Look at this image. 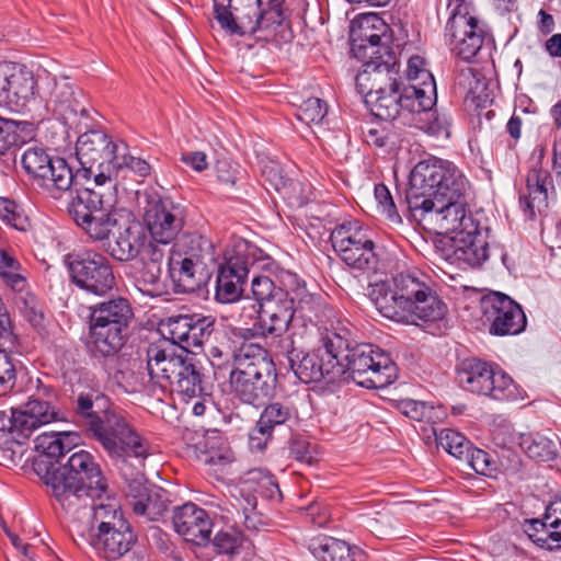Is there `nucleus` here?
<instances>
[{
    "instance_id": "f257e3e1",
    "label": "nucleus",
    "mask_w": 561,
    "mask_h": 561,
    "mask_svg": "<svg viewBox=\"0 0 561 561\" xmlns=\"http://www.w3.org/2000/svg\"><path fill=\"white\" fill-rule=\"evenodd\" d=\"M469 181L454 162L431 157L411 170L399 205L417 220H435L437 233L458 236L479 222L469 209Z\"/></svg>"
},
{
    "instance_id": "f03ea898",
    "label": "nucleus",
    "mask_w": 561,
    "mask_h": 561,
    "mask_svg": "<svg viewBox=\"0 0 561 561\" xmlns=\"http://www.w3.org/2000/svg\"><path fill=\"white\" fill-rule=\"evenodd\" d=\"M65 385L71 386V411L85 436L96 442L115 467L128 459L142 462L151 455V445L131 423L128 414L114 407L98 387L83 386V367H61Z\"/></svg>"
},
{
    "instance_id": "7ed1b4c3",
    "label": "nucleus",
    "mask_w": 561,
    "mask_h": 561,
    "mask_svg": "<svg viewBox=\"0 0 561 561\" xmlns=\"http://www.w3.org/2000/svg\"><path fill=\"white\" fill-rule=\"evenodd\" d=\"M57 390L41 378L27 401L9 412L0 411V457L5 466H16L25 451L24 445L37 428L58 421L59 411L54 404Z\"/></svg>"
},
{
    "instance_id": "20e7f679",
    "label": "nucleus",
    "mask_w": 561,
    "mask_h": 561,
    "mask_svg": "<svg viewBox=\"0 0 561 561\" xmlns=\"http://www.w3.org/2000/svg\"><path fill=\"white\" fill-rule=\"evenodd\" d=\"M107 490L101 465L90 451L80 449L67 457L47 493L62 511L75 513L85 499H101Z\"/></svg>"
},
{
    "instance_id": "39448f33",
    "label": "nucleus",
    "mask_w": 561,
    "mask_h": 561,
    "mask_svg": "<svg viewBox=\"0 0 561 561\" xmlns=\"http://www.w3.org/2000/svg\"><path fill=\"white\" fill-rule=\"evenodd\" d=\"M236 357L238 365L229 374L231 393L241 403L260 409L276 394V366L257 343L241 342Z\"/></svg>"
},
{
    "instance_id": "423d86ee",
    "label": "nucleus",
    "mask_w": 561,
    "mask_h": 561,
    "mask_svg": "<svg viewBox=\"0 0 561 561\" xmlns=\"http://www.w3.org/2000/svg\"><path fill=\"white\" fill-rule=\"evenodd\" d=\"M130 300L121 295L88 307L87 335L83 339L88 355L126 346L135 323Z\"/></svg>"
},
{
    "instance_id": "0eeeda50",
    "label": "nucleus",
    "mask_w": 561,
    "mask_h": 561,
    "mask_svg": "<svg viewBox=\"0 0 561 561\" xmlns=\"http://www.w3.org/2000/svg\"><path fill=\"white\" fill-rule=\"evenodd\" d=\"M335 332L347 339V348L337 359V382H355L366 389H383L398 378V367L389 353L371 344H355L346 327Z\"/></svg>"
},
{
    "instance_id": "6e6552de",
    "label": "nucleus",
    "mask_w": 561,
    "mask_h": 561,
    "mask_svg": "<svg viewBox=\"0 0 561 561\" xmlns=\"http://www.w3.org/2000/svg\"><path fill=\"white\" fill-rule=\"evenodd\" d=\"M290 340L287 358L295 376L304 383L325 381L337 382V359L342 358L347 348V339L332 330L321 334L319 344L308 352L298 351Z\"/></svg>"
},
{
    "instance_id": "1a4fd4ad",
    "label": "nucleus",
    "mask_w": 561,
    "mask_h": 561,
    "mask_svg": "<svg viewBox=\"0 0 561 561\" xmlns=\"http://www.w3.org/2000/svg\"><path fill=\"white\" fill-rule=\"evenodd\" d=\"M121 147L122 141L114 142L102 129H91L80 135L76 144L79 168L72 170L73 184L93 181L94 185L102 186L106 182L111 183Z\"/></svg>"
},
{
    "instance_id": "9d476101",
    "label": "nucleus",
    "mask_w": 561,
    "mask_h": 561,
    "mask_svg": "<svg viewBox=\"0 0 561 561\" xmlns=\"http://www.w3.org/2000/svg\"><path fill=\"white\" fill-rule=\"evenodd\" d=\"M445 38L462 60L484 61L492 58L495 39L490 26L470 14V8L451 9L445 26Z\"/></svg>"
},
{
    "instance_id": "9b49d317",
    "label": "nucleus",
    "mask_w": 561,
    "mask_h": 561,
    "mask_svg": "<svg viewBox=\"0 0 561 561\" xmlns=\"http://www.w3.org/2000/svg\"><path fill=\"white\" fill-rule=\"evenodd\" d=\"M62 264L69 282L89 295L106 297L117 287L113 264L96 250H72L62 256Z\"/></svg>"
},
{
    "instance_id": "f8f14e48",
    "label": "nucleus",
    "mask_w": 561,
    "mask_h": 561,
    "mask_svg": "<svg viewBox=\"0 0 561 561\" xmlns=\"http://www.w3.org/2000/svg\"><path fill=\"white\" fill-rule=\"evenodd\" d=\"M460 387L494 400H516L520 392L516 382L497 364L474 356L463 358L456 367Z\"/></svg>"
},
{
    "instance_id": "ddd939ff",
    "label": "nucleus",
    "mask_w": 561,
    "mask_h": 561,
    "mask_svg": "<svg viewBox=\"0 0 561 561\" xmlns=\"http://www.w3.org/2000/svg\"><path fill=\"white\" fill-rule=\"evenodd\" d=\"M124 348L125 346H117L108 352L102 351L88 356L123 392L157 396V391L149 387L145 360L137 353Z\"/></svg>"
},
{
    "instance_id": "4468645a",
    "label": "nucleus",
    "mask_w": 561,
    "mask_h": 561,
    "mask_svg": "<svg viewBox=\"0 0 561 561\" xmlns=\"http://www.w3.org/2000/svg\"><path fill=\"white\" fill-rule=\"evenodd\" d=\"M489 227H482L480 222L472 225L471 229L451 236L447 247L444 249L445 257L451 264L466 270L468 267H480L491 256L499 257L504 266L512 272L515 262L500 247L490 248Z\"/></svg>"
},
{
    "instance_id": "2eb2a0df",
    "label": "nucleus",
    "mask_w": 561,
    "mask_h": 561,
    "mask_svg": "<svg viewBox=\"0 0 561 561\" xmlns=\"http://www.w3.org/2000/svg\"><path fill=\"white\" fill-rule=\"evenodd\" d=\"M188 216L187 207L158 191L146 193L144 225L149 237L162 245L171 244L183 231Z\"/></svg>"
},
{
    "instance_id": "dca6fc26",
    "label": "nucleus",
    "mask_w": 561,
    "mask_h": 561,
    "mask_svg": "<svg viewBox=\"0 0 561 561\" xmlns=\"http://www.w3.org/2000/svg\"><path fill=\"white\" fill-rule=\"evenodd\" d=\"M398 27L402 32L401 39L407 38L408 32L401 22ZM400 46V38H394L393 28L377 13L363 16L358 31L351 41V50L358 60L398 57L394 47Z\"/></svg>"
},
{
    "instance_id": "f3484780",
    "label": "nucleus",
    "mask_w": 561,
    "mask_h": 561,
    "mask_svg": "<svg viewBox=\"0 0 561 561\" xmlns=\"http://www.w3.org/2000/svg\"><path fill=\"white\" fill-rule=\"evenodd\" d=\"M38 98L45 103V108L65 125H77L80 118L90 117L81 100L82 90L67 78L39 77Z\"/></svg>"
},
{
    "instance_id": "a211bd4d",
    "label": "nucleus",
    "mask_w": 561,
    "mask_h": 561,
    "mask_svg": "<svg viewBox=\"0 0 561 561\" xmlns=\"http://www.w3.org/2000/svg\"><path fill=\"white\" fill-rule=\"evenodd\" d=\"M24 171L36 184L50 193L54 198L60 197L73 185L72 167L61 157H50L45 149L32 147L21 157Z\"/></svg>"
},
{
    "instance_id": "6ab92c4d",
    "label": "nucleus",
    "mask_w": 561,
    "mask_h": 561,
    "mask_svg": "<svg viewBox=\"0 0 561 561\" xmlns=\"http://www.w3.org/2000/svg\"><path fill=\"white\" fill-rule=\"evenodd\" d=\"M480 307L491 335H517L526 329L523 307L502 291L490 290L484 294Z\"/></svg>"
},
{
    "instance_id": "aec40b11",
    "label": "nucleus",
    "mask_w": 561,
    "mask_h": 561,
    "mask_svg": "<svg viewBox=\"0 0 561 561\" xmlns=\"http://www.w3.org/2000/svg\"><path fill=\"white\" fill-rule=\"evenodd\" d=\"M273 265L275 261L271 255L254 243L239 239L225 252L217 276H226L244 285L252 271L270 270Z\"/></svg>"
},
{
    "instance_id": "412c9836",
    "label": "nucleus",
    "mask_w": 561,
    "mask_h": 561,
    "mask_svg": "<svg viewBox=\"0 0 561 561\" xmlns=\"http://www.w3.org/2000/svg\"><path fill=\"white\" fill-rule=\"evenodd\" d=\"M75 447L72 434L69 432L43 433L36 437L37 455L33 459L32 467L46 488L49 486Z\"/></svg>"
},
{
    "instance_id": "4be33fe9",
    "label": "nucleus",
    "mask_w": 561,
    "mask_h": 561,
    "mask_svg": "<svg viewBox=\"0 0 561 561\" xmlns=\"http://www.w3.org/2000/svg\"><path fill=\"white\" fill-rule=\"evenodd\" d=\"M261 409L259 420L249 434V447L252 451L265 450L276 430L290 427L298 419L297 409L288 402L270 400Z\"/></svg>"
},
{
    "instance_id": "5701e85b",
    "label": "nucleus",
    "mask_w": 561,
    "mask_h": 561,
    "mask_svg": "<svg viewBox=\"0 0 561 561\" xmlns=\"http://www.w3.org/2000/svg\"><path fill=\"white\" fill-rule=\"evenodd\" d=\"M363 61V70L355 79L357 91L364 96V102L385 93L401 81L398 78L400 62L398 57L367 59Z\"/></svg>"
},
{
    "instance_id": "b1692460",
    "label": "nucleus",
    "mask_w": 561,
    "mask_h": 561,
    "mask_svg": "<svg viewBox=\"0 0 561 561\" xmlns=\"http://www.w3.org/2000/svg\"><path fill=\"white\" fill-rule=\"evenodd\" d=\"M232 9L243 36L274 32L285 19L284 11L274 8L268 0H240Z\"/></svg>"
},
{
    "instance_id": "393cba45",
    "label": "nucleus",
    "mask_w": 561,
    "mask_h": 561,
    "mask_svg": "<svg viewBox=\"0 0 561 561\" xmlns=\"http://www.w3.org/2000/svg\"><path fill=\"white\" fill-rule=\"evenodd\" d=\"M193 440L188 453L198 465L209 470L221 471L234 460L228 438L219 430H207Z\"/></svg>"
},
{
    "instance_id": "a878e982",
    "label": "nucleus",
    "mask_w": 561,
    "mask_h": 561,
    "mask_svg": "<svg viewBox=\"0 0 561 561\" xmlns=\"http://www.w3.org/2000/svg\"><path fill=\"white\" fill-rule=\"evenodd\" d=\"M172 524L174 530L187 542L196 546L210 542L213 522L204 508L192 502L174 507Z\"/></svg>"
},
{
    "instance_id": "bb28decb",
    "label": "nucleus",
    "mask_w": 561,
    "mask_h": 561,
    "mask_svg": "<svg viewBox=\"0 0 561 561\" xmlns=\"http://www.w3.org/2000/svg\"><path fill=\"white\" fill-rule=\"evenodd\" d=\"M428 287L430 285L421 286L413 293L408 294L407 296L410 302L404 304L402 299L391 301L386 299L387 280H379L368 284L367 296L383 318L399 323H409L413 321V309L415 305L424 298L423 296Z\"/></svg>"
},
{
    "instance_id": "cd10ccee",
    "label": "nucleus",
    "mask_w": 561,
    "mask_h": 561,
    "mask_svg": "<svg viewBox=\"0 0 561 561\" xmlns=\"http://www.w3.org/2000/svg\"><path fill=\"white\" fill-rule=\"evenodd\" d=\"M186 357L168 352L161 345L151 343L146 351V369L150 389L157 391L156 397L165 396V388L176 377L179 367Z\"/></svg>"
},
{
    "instance_id": "c85d7f7f",
    "label": "nucleus",
    "mask_w": 561,
    "mask_h": 561,
    "mask_svg": "<svg viewBox=\"0 0 561 561\" xmlns=\"http://www.w3.org/2000/svg\"><path fill=\"white\" fill-rule=\"evenodd\" d=\"M89 542L100 558L106 561H117L138 543V534L131 524H119L118 527L103 534L92 533Z\"/></svg>"
},
{
    "instance_id": "c756f323",
    "label": "nucleus",
    "mask_w": 561,
    "mask_h": 561,
    "mask_svg": "<svg viewBox=\"0 0 561 561\" xmlns=\"http://www.w3.org/2000/svg\"><path fill=\"white\" fill-rule=\"evenodd\" d=\"M468 91L465 96L466 106L481 119L484 116L490 121L494 116L493 110H488L500 91L497 79L488 76L484 70L470 69L467 77Z\"/></svg>"
},
{
    "instance_id": "7c9ffc66",
    "label": "nucleus",
    "mask_w": 561,
    "mask_h": 561,
    "mask_svg": "<svg viewBox=\"0 0 561 561\" xmlns=\"http://www.w3.org/2000/svg\"><path fill=\"white\" fill-rule=\"evenodd\" d=\"M167 274L175 294L197 293L210 277L203 266L195 265L186 257L172 252L169 253Z\"/></svg>"
},
{
    "instance_id": "2f4dec72",
    "label": "nucleus",
    "mask_w": 561,
    "mask_h": 561,
    "mask_svg": "<svg viewBox=\"0 0 561 561\" xmlns=\"http://www.w3.org/2000/svg\"><path fill=\"white\" fill-rule=\"evenodd\" d=\"M39 78L35 79L34 73L25 66L11 62L9 80L7 85L8 99L4 106L15 111H23L27 104L38 96Z\"/></svg>"
},
{
    "instance_id": "473e14b6",
    "label": "nucleus",
    "mask_w": 561,
    "mask_h": 561,
    "mask_svg": "<svg viewBox=\"0 0 561 561\" xmlns=\"http://www.w3.org/2000/svg\"><path fill=\"white\" fill-rule=\"evenodd\" d=\"M308 550L320 561H367L360 547L322 534L309 540Z\"/></svg>"
},
{
    "instance_id": "72a5a7b5",
    "label": "nucleus",
    "mask_w": 561,
    "mask_h": 561,
    "mask_svg": "<svg viewBox=\"0 0 561 561\" xmlns=\"http://www.w3.org/2000/svg\"><path fill=\"white\" fill-rule=\"evenodd\" d=\"M19 336L4 335L0 340V396L21 391L16 380L23 365L14 357L22 354Z\"/></svg>"
},
{
    "instance_id": "f704fd0d",
    "label": "nucleus",
    "mask_w": 561,
    "mask_h": 561,
    "mask_svg": "<svg viewBox=\"0 0 561 561\" xmlns=\"http://www.w3.org/2000/svg\"><path fill=\"white\" fill-rule=\"evenodd\" d=\"M178 393L184 402L203 396H210L204 387V374L202 367L193 358L186 357L183 366L179 367L176 377L165 388L167 393Z\"/></svg>"
},
{
    "instance_id": "c9c22d12",
    "label": "nucleus",
    "mask_w": 561,
    "mask_h": 561,
    "mask_svg": "<svg viewBox=\"0 0 561 561\" xmlns=\"http://www.w3.org/2000/svg\"><path fill=\"white\" fill-rule=\"evenodd\" d=\"M253 312L256 314V321L252 328H232L230 330L233 342L252 343L251 340L257 335L264 337L267 335L279 336L290 325L285 320V314L273 313L266 307H263L262 311L254 309Z\"/></svg>"
},
{
    "instance_id": "e433bc0d",
    "label": "nucleus",
    "mask_w": 561,
    "mask_h": 561,
    "mask_svg": "<svg viewBox=\"0 0 561 561\" xmlns=\"http://www.w3.org/2000/svg\"><path fill=\"white\" fill-rule=\"evenodd\" d=\"M33 139V125L0 116V159L16 162L18 151Z\"/></svg>"
},
{
    "instance_id": "4c0bfd02",
    "label": "nucleus",
    "mask_w": 561,
    "mask_h": 561,
    "mask_svg": "<svg viewBox=\"0 0 561 561\" xmlns=\"http://www.w3.org/2000/svg\"><path fill=\"white\" fill-rule=\"evenodd\" d=\"M91 182L83 181V184L71 185L69 192L75 191L76 196L68 204V213L76 224L90 215L99 214L105 207H112L108 199L104 195L89 186Z\"/></svg>"
},
{
    "instance_id": "58836bf2",
    "label": "nucleus",
    "mask_w": 561,
    "mask_h": 561,
    "mask_svg": "<svg viewBox=\"0 0 561 561\" xmlns=\"http://www.w3.org/2000/svg\"><path fill=\"white\" fill-rule=\"evenodd\" d=\"M330 241L335 253L348 248L369 244L375 241L374 231L358 219H348L336 225L330 233Z\"/></svg>"
},
{
    "instance_id": "ea45409f",
    "label": "nucleus",
    "mask_w": 561,
    "mask_h": 561,
    "mask_svg": "<svg viewBox=\"0 0 561 561\" xmlns=\"http://www.w3.org/2000/svg\"><path fill=\"white\" fill-rule=\"evenodd\" d=\"M400 100L403 113L411 114L413 117H421L423 113L433 110L437 103L436 84L419 82L405 84L402 81Z\"/></svg>"
},
{
    "instance_id": "a19ab883",
    "label": "nucleus",
    "mask_w": 561,
    "mask_h": 561,
    "mask_svg": "<svg viewBox=\"0 0 561 561\" xmlns=\"http://www.w3.org/2000/svg\"><path fill=\"white\" fill-rule=\"evenodd\" d=\"M381 249L374 241L362 247L348 248L336 255L350 270L363 275H375L381 270Z\"/></svg>"
},
{
    "instance_id": "79ce46f5",
    "label": "nucleus",
    "mask_w": 561,
    "mask_h": 561,
    "mask_svg": "<svg viewBox=\"0 0 561 561\" xmlns=\"http://www.w3.org/2000/svg\"><path fill=\"white\" fill-rule=\"evenodd\" d=\"M170 252L186 257L187 261L206 270V260H213L214 256V244L198 232H188L172 242Z\"/></svg>"
},
{
    "instance_id": "37998d69",
    "label": "nucleus",
    "mask_w": 561,
    "mask_h": 561,
    "mask_svg": "<svg viewBox=\"0 0 561 561\" xmlns=\"http://www.w3.org/2000/svg\"><path fill=\"white\" fill-rule=\"evenodd\" d=\"M423 297L425 298L415 305L413 321L409 323L426 327L444 320L448 312V307L431 285Z\"/></svg>"
},
{
    "instance_id": "c03bdc74",
    "label": "nucleus",
    "mask_w": 561,
    "mask_h": 561,
    "mask_svg": "<svg viewBox=\"0 0 561 561\" xmlns=\"http://www.w3.org/2000/svg\"><path fill=\"white\" fill-rule=\"evenodd\" d=\"M0 220L7 227L20 232L27 233L34 230V224L25 204L11 195L0 196Z\"/></svg>"
},
{
    "instance_id": "a18cd8bd",
    "label": "nucleus",
    "mask_w": 561,
    "mask_h": 561,
    "mask_svg": "<svg viewBox=\"0 0 561 561\" xmlns=\"http://www.w3.org/2000/svg\"><path fill=\"white\" fill-rule=\"evenodd\" d=\"M528 539L547 550L561 549V495L552 497L548 505L545 536L528 533Z\"/></svg>"
},
{
    "instance_id": "49530a36",
    "label": "nucleus",
    "mask_w": 561,
    "mask_h": 561,
    "mask_svg": "<svg viewBox=\"0 0 561 561\" xmlns=\"http://www.w3.org/2000/svg\"><path fill=\"white\" fill-rule=\"evenodd\" d=\"M401 85L402 80L397 83V87H391L385 93L376 95L370 101H366V106L369 108L371 115L380 121L396 119L402 110L401 102Z\"/></svg>"
},
{
    "instance_id": "de8ad7c7",
    "label": "nucleus",
    "mask_w": 561,
    "mask_h": 561,
    "mask_svg": "<svg viewBox=\"0 0 561 561\" xmlns=\"http://www.w3.org/2000/svg\"><path fill=\"white\" fill-rule=\"evenodd\" d=\"M130 524L115 499H107L93 506L91 530L103 534L106 530L118 527V525Z\"/></svg>"
},
{
    "instance_id": "09e8293b",
    "label": "nucleus",
    "mask_w": 561,
    "mask_h": 561,
    "mask_svg": "<svg viewBox=\"0 0 561 561\" xmlns=\"http://www.w3.org/2000/svg\"><path fill=\"white\" fill-rule=\"evenodd\" d=\"M424 277L417 270H407L394 274L391 277V284L387 282L386 299L390 301L402 299L404 304L410 302L405 295L413 293L421 286L428 285Z\"/></svg>"
},
{
    "instance_id": "8fccbe9b",
    "label": "nucleus",
    "mask_w": 561,
    "mask_h": 561,
    "mask_svg": "<svg viewBox=\"0 0 561 561\" xmlns=\"http://www.w3.org/2000/svg\"><path fill=\"white\" fill-rule=\"evenodd\" d=\"M170 504L169 492L163 488L152 486L142 502L133 501L130 506L136 515L159 520L169 511Z\"/></svg>"
},
{
    "instance_id": "3c124183",
    "label": "nucleus",
    "mask_w": 561,
    "mask_h": 561,
    "mask_svg": "<svg viewBox=\"0 0 561 561\" xmlns=\"http://www.w3.org/2000/svg\"><path fill=\"white\" fill-rule=\"evenodd\" d=\"M273 267L274 265L270 271H272ZM261 272H268V270L252 271L251 293L256 302L251 306L253 311L254 309L262 311L263 307L271 305L278 297L279 291L288 290L282 286H277L270 276L261 274Z\"/></svg>"
},
{
    "instance_id": "603ef678",
    "label": "nucleus",
    "mask_w": 561,
    "mask_h": 561,
    "mask_svg": "<svg viewBox=\"0 0 561 561\" xmlns=\"http://www.w3.org/2000/svg\"><path fill=\"white\" fill-rule=\"evenodd\" d=\"M76 225L94 241L107 240L113 228L117 225L114 207H105L101 213L90 215V218H84Z\"/></svg>"
},
{
    "instance_id": "864d4df0",
    "label": "nucleus",
    "mask_w": 561,
    "mask_h": 561,
    "mask_svg": "<svg viewBox=\"0 0 561 561\" xmlns=\"http://www.w3.org/2000/svg\"><path fill=\"white\" fill-rule=\"evenodd\" d=\"M135 270V286L146 296L158 297L163 293L161 282L162 267L154 263H148L139 260Z\"/></svg>"
},
{
    "instance_id": "5fc2aeb1",
    "label": "nucleus",
    "mask_w": 561,
    "mask_h": 561,
    "mask_svg": "<svg viewBox=\"0 0 561 561\" xmlns=\"http://www.w3.org/2000/svg\"><path fill=\"white\" fill-rule=\"evenodd\" d=\"M188 331L190 342L186 343V350L191 347H202L210 342L219 333L217 320L211 314L192 313V322Z\"/></svg>"
},
{
    "instance_id": "6e6d98bb",
    "label": "nucleus",
    "mask_w": 561,
    "mask_h": 561,
    "mask_svg": "<svg viewBox=\"0 0 561 561\" xmlns=\"http://www.w3.org/2000/svg\"><path fill=\"white\" fill-rule=\"evenodd\" d=\"M192 322V313H178L167 317L161 321L162 332L174 345L186 350L190 342L188 331Z\"/></svg>"
},
{
    "instance_id": "4d7b16f0",
    "label": "nucleus",
    "mask_w": 561,
    "mask_h": 561,
    "mask_svg": "<svg viewBox=\"0 0 561 561\" xmlns=\"http://www.w3.org/2000/svg\"><path fill=\"white\" fill-rule=\"evenodd\" d=\"M437 446L442 447L453 457L463 460L473 444L460 432L453 428L434 430Z\"/></svg>"
},
{
    "instance_id": "13d9d810",
    "label": "nucleus",
    "mask_w": 561,
    "mask_h": 561,
    "mask_svg": "<svg viewBox=\"0 0 561 561\" xmlns=\"http://www.w3.org/2000/svg\"><path fill=\"white\" fill-rule=\"evenodd\" d=\"M551 502L552 496L549 493L541 496L528 494V526L534 530L533 534L545 536L548 519V505H550Z\"/></svg>"
},
{
    "instance_id": "bf43d9fd",
    "label": "nucleus",
    "mask_w": 561,
    "mask_h": 561,
    "mask_svg": "<svg viewBox=\"0 0 561 561\" xmlns=\"http://www.w3.org/2000/svg\"><path fill=\"white\" fill-rule=\"evenodd\" d=\"M245 540L247 537L244 534L234 527L221 529L215 535L213 540L210 539L218 554H226L230 557L241 552Z\"/></svg>"
},
{
    "instance_id": "052dcab7",
    "label": "nucleus",
    "mask_w": 561,
    "mask_h": 561,
    "mask_svg": "<svg viewBox=\"0 0 561 561\" xmlns=\"http://www.w3.org/2000/svg\"><path fill=\"white\" fill-rule=\"evenodd\" d=\"M291 299L295 301V314L298 313L300 318L312 321V318L318 317L321 309V296L307 293L305 285L299 286L290 291Z\"/></svg>"
},
{
    "instance_id": "680f3d73",
    "label": "nucleus",
    "mask_w": 561,
    "mask_h": 561,
    "mask_svg": "<svg viewBox=\"0 0 561 561\" xmlns=\"http://www.w3.org/2000/svg\"><path fill=\"white\" fill-rule=\"evenodd\" d=\"M417 127L424 133L435 137H450V117L442 112H438L435 106L428 113H423L417 117Z\"/></svg>"
},
{
    "instance_id": "e2e57ef3",
    "label": "nucleus",
    "mask_w": 561,
    "mask_h": 561,
    "mask_svg": "<svg viewBox=\"0 0 561 561\" xmlns=\"http://www.w3.org/2000/svg\"><path fill=\"white\" fill-rule=\"evenodd\" d=\"M558 445L546 435L531 434L528 439V459L536 462H549L557 458Z\"/></svg>"
},
{
    "instance_id": "0e129e2a",
    "label": "nucleus",
    "mask_w": 561,
    "mask_h": 561,
    "mask_svg": "<svg viewBox=\"0 0 561 561\" xmlns=\"http://www.w3.org/2000/svg\"><path fill=\"white\" fill-rule=\"evenodd\" d=\"M374 195L377 202L379 213L391 226H400L403 220L396 205L393 197L383 183L375 184Z\"/></svg>"
},
{
    "instance_id": "69168bd1",
    "label": "nucleus",
    "mask_w": 561,
    "mask_h": 561,
    "mask_svg": "<svg viewBox=\"0 0 561 561\" xmlns=\"http://www.w3.org/2000/svg\"><path fill=\"white\" fill-rule=\"evenodd\" d=\"M249 479L253 481L254 490L261 497L276 504L283 501V493L274 474L259 470Z\"/></svg>"
},
{
    "instance_id": "338daca9",
    "label": "nucleus",
    "mask_w": 561,
    "mask_h": 561,
    "mask_svg": "<svg viewBox=\"0 0 561 561\" xmlns=\"http://www.w3.org/2000/svg\"><path fill=\"white\" fill-rule=\"evenodd\" d=\"M276 192L290 208H301L309 203V187L298 180L287 178Z\"/></svg>"
},
{
    "instance_id": "774afa93",
    "label": "nucleus",
    "mask_w": 561,
    "mask_h": 561,
    "mask_svg": "<svg viewBox=\"0 0 561 561\" xmlns=\"http://www.w3.org/2000/svg\"><path fill=\"white\" fill-rule=\"evenodd\" d=\"M288 450L289 456L299 462L311 466L318 461L317 445L304 435H291L288 440Z\"/></svg>"
}]
</instances>
